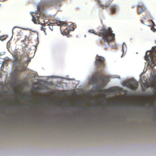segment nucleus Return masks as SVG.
Here are the masks:
<instances>
[{
  "instance_id": "1",
  "label": "nucleus",
  "mask_w": 156,
  "mask_h": 156,
  "mask_svg": "<svg viewBox=\"0 0 156 156\" xmlns=\"http://www.w3.org/2000/svg\"><path fill=\"white\" fill-rule=\"evenodd\" d=\"M94 31L93 30H89L88 32L99 36L102 37L104 41L107 42L108 44L110 42L114 41L115 39V35L112 33L113 31L110 27L108 28H102L98 34Z\"/></svg>"
},
{
  "instance_id": "2",
  "label": "nucleus",
  "mask_w": 156,
  "mask_h": 156,
  "mask_svg": "<svg viewBox=\"0 0 156 156\" xmlns=\"http://www.w3.org/2000/svg\"><path fill=\"white\" fill-rule=\"evenodd\" d=\"M14 58V60L13 62L14 66L15 68V72L19 73L24 71L26 68L23 66V63L22 62V56L15 55Z\"/></svg>"
},
{
  "instance_id": "3",
  "label": "nucleus",
  "mask_w": 156,
  "mask_h": 156,
  "mask_svg": "<svg viewBox=\"0 0 156 156\" xmlns=\"http://www.w3.org/2000/svg\"><path fill=\"white\" fill-rule=\"evenodd\" d=\"M99 75L102 83L99 86V87L103 88L107 83V82L106 80H104V79L108 80V78L103 74H101L100 72H97L95 73V75L92 76L90 80V82L92 84H95L97 83L98 81V77L99 76Z\"/></svg>"
},
{
  "instance_id": "4",
  "label": "nucleus",
  "mask_w": 156,
  "mask_h": 156,
  "mask_svg": "<svg viewBox=\"0 0 156 156\" xmlns=\"http://www.w3.org/2000/svg\"><path fill=\"white\" fill-rule=\"evenodd\" d=\"M149 57L151 60V64L153 66H156V46L152 48L151 51H147L144 56V59L147 61L149 60Z\"/></svg>"
},
{
  "instance_id": "5",
  "label": "nucleus",
  "mask_w": 156,
  "mask_h": 156,
  "mask_svg": "<svg viewBox=\"0 0 156 156\" xmlns=\"http://www.w3.org/2000/svg\"><path fill=\"white\" fill-rule=\"evenodd\" d=\"M40 7V5L37 6V12H31L30 13L32 17V21L35 23L42 25L43 23H41L40 19H44L46 16L43 15L41 14Z\"/></svg>"
},
{
  "instance_id": "6",
  "label": "nucleus",
  "mask_w": 156,
  "mask_h": 156,
  "mask_svg": "<svg viewBox=\"0 0 156 156\" xmlns=\"http://www.w3.org/2000/svg\"><path fill=\"white\" fill-rule=\"evenodd\" d=\"M105 59L101 56L97 55L96 57L95 61V65L98 68L101 69V71H103L105 67Z\"/></svg>"
},
{
  "instance_id": "7",
  "label": "nucleus",
  "mask_w": 156,
  "mask_h": 156,
  "mask_svg": "<svg viewBox=\"0 0 156 156\" xmlns=\"http://www.w3.org/2000/svg\"><path fill=\"white\" fill-rule=\"evenodd\" d=\"M124 83L126 86L134 90H136L138 86V82L134 79H130L124 82Z\"/></svg>"
},
{
  "instance_id": "8",
  "label": "nucleus",
  "mask_w": 156,
  "mask_h": 156,
  "mask_svg": "<svg viewBox=\"0 0 156 156\" xmlns=\"http://www.w3.org/2000/svg\"><path fill=\"white\" fill-rule=\"evenodd\" d=\"M58 25L60 26V30L62 34L63 35H67L71 30L73 31L75 29V28H73L72 30H70L69 29H68V27H67L66 23H65L63 22H60L59 23H58Z\"/></svg>"
},
{
  "instance_id": "9",
  "label": "nucleus",
  "mask_w": 156,
  "mask_h": 156,
  "mask_svg": "<svg viewBox=\"0 0 156 156\" xmlns=\"http://www.w3.org/2000/svg\"><path fill=\"white\" fill-rule=\"evenodd\" d=\"M137 13L138 14H140L144 10L147 9L144 5L143 3H139L137 5Z\"/></svg>"
},
{
  "instance_id": "10",
  "label": "nucleus",
  "mask_w": 156,
  "mask_h": 156,
  "mask_svg": "<svg viewBox=\"0 0 156 156\" xmlns=\"http://www.w3.org/2000/svg\"><path fill=\"white\" fill-rule=\"evenodd\" d=\"M152 80L151 81V87L154 89L156 90V74H152L151 76Z\"/></svg>"
},
{
  "instance_id": "11",
  "label": "nucleus",
  "mask_w": 156,
  "mask_h": 156,
  "mask_svg": "<svg viewBox=\"0 0 156 156\" xmlns=\"http://www.w3.org/2000/svg\"><path fill=\"white\" fill-rule=\"evenodd\" d=\"M97 2L100 4L99 5L102 9H105L108 8L110 5L109 3H107L105 5L102 4L101 0H97Z\"/></svg>"
},
{
  "instance_id": "12",
  "label": "nucleus",
  "mask_w": 156,
  "mask_h": 156,
  "mask_svg": "<svg viewBox=\"0 0 156 156\" xmlns=\"http://www.w3.org/2000/svg\"><path fill=\"white\" fill-rule=\"evenodd\" d=\"M116 6L115 5H113L111 6V14L115 13L116 12Z\"/></svg>"
},
{
  "instance_id": "13",
  "label": "nucleus",
  "mask_w": 156,
  "mask_h": 156,
  "mask_svg": "<svg viewBox=\"0 0 156 156\" xmlns=\"http://www.w3.org/2000/svg\"><path fill=\"white\" fill-rule=\"evenodd\" d=\"M8 36L6 35H3L2 36H0V40L2 41H3L5 40L7 37Z\"/></svg>"
},
{
  "instance_id": "14",
  "label": "nucleus",
  "mask_w": 156,
  "mask_h": 156,
  "mask_svg": "<svg viewBox=\"0 0 156 156\" xmlns=\"http://www.w3.org/2000/svg\"><path fill=\"white\" fill-rule=\"evenodd\" d=\"M151 30L154 32L156 31V29L154 27H152L151 28Z\"/></svg>"
},
{
  "instance_id": "15",
  "label": "nucleus",
  "mask_w": 156,
  "mask_h": 156,
  "mask_svg": "<svg viewBox=\"0 0 156 156\" xmlns=\"http://www.w3.org/2000/svg\"><path fill=\"white\" fill-rule=\"evenodd\" d=\"M41 30H43L44 32H45V28L44 27H42L41 28Z\"/></svg>"
},
{
  "instance_id": "16",
  "label": "nucleus",
  "mask_w": 156,
  "mask_h": 156,
  "mask_svg": "<svg viewBox=\"0 0 156 156\" xmlns=\"http://www.w3.org/2000/svg\"><path fill=\"white\" fill-rule=\"evenodd\" d=\"M30 61V58H28L27 60V62H29Z\"/></svg>"
},
{
  "instance_id": "17",
  "label": "nucleus",
  "mask_w": 156,
  "mask_h": 156,
  "mask_svg": "<svg viewBox=\"0 0 156 156\" xmlns=\"http://www.w3.org/2000/svg\"><path fill=\"white\" fill-rule=\"evenodd\" d=\"M140 21H141V22L142 23H143L144 24V21H143V20H140Z\"/></svg>"
},
{
  "instance_id": "18",
  "label": "nucleus",
  "mask_w": 156,
  "mask_h": 156,
  "mask_svg": "<svg viewBox=\"0 0 156 156\" xmlns=\"http://www.w3.org/2000/svg\"><path fill=\"white\" fill-rule=\"evenodd\" d=\"M52 26L51 27L52 28H51L50 27V29L52 30H53V28H52Z\"/></svg>"
},
{
  "instance_id": "19",
  "label": "nucleus",
  "mask_w": 156,
  "mask_h": 156,
  "mask_svg": "<svg viewBox=\"0 0 156 156\" xmlns=\"http://www.w3.org/2000/svg\"><path fill=\"white\" fill-rule=\"evenodd\" d=\"M26 39H25L24 40H22V41H23V42H24L25 41H26Z\"/></svg>"
},
{
  "instance_id": "20",
  "label": "nucleus",
  "mask_w": 156,
  "mask_h": 156,
  "mask_svg": "<svg viewBox=\"0 0 156 156\" xmlns=\"http://www.w3.org/2000/svg\"><path fill=\"white\" fill-rule=\"evenodd\" d=\"M105 50H106L107 49V47H105Z\"/></svg>"
},
{
  "instance_id": "21",
  "label": "nucleus",
  "mask_w": 156,
  "mask_h": 156,
  "mask_svg": "<svg viewBox=\"0 0 156 156\" xmlns=\"http://www.w3.org/2000/svg\"><path fill=\"white\" fill-rule=\"evenodd\" d=\"M153 23V24L154 25V26H155V24H154V22H153V21H152Z\"/></svg>"
},
{
  "instance_id": "22",
  "label": "nucleus",
  "mask_w": 156,
  "mask_h": 156,
  "mask_svg": "<svg viewBox=\"0 0 156 156\" xmlns=\"http://www.w3.org/2000/svg\"><path fill=\"white\" fill-rule=\"evenodd\" d=\"M104 44H105V43H104Z\"/></svg>"
}]
</instances>
